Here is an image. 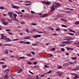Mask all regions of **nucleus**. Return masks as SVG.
Segmentation results:
<instances>
[{"instance_id": "obj_1", "label": "nucleus", "mask_w": 79, "mask_h": 79, "mask_svg": "<svg viewBox=\"0 0 79 79\" xmlns=\"http://www.w3.org/2000/svg\"><path fill=\"white\" fill-rule=\"evenodd\" d=\"M53 5L55 8H57V7H60V6H61V4L56 2L53 3Z\"/></svg>"}, {"instance_id": "obj_2", "label": "nucleus", "mask_w": 79, "mask_h": 79, "mask_svg": "<svg viewBox=\"0 0 79 79\" xmlns=\"http://www.w3.org/2000/svg\"><path fill=\"white\" fill-rule=\"evenodd\" d=\"M8 14L9 15L10 17L11 18V19H13V21H14V18H13V13L11 12H10L9 13H8Z\"/></svg>"}, {"instance_id": "obj_3", "label": "nucleus", "mask_w": 79, "mask_h": 79, "mask_svg": "<svg viewBox=\"0 0 79 79\" xmlns=\"http://www.w3.org/2000/svg\"><path fill=\"white\" fill-rule=\"evenodd\" d=\"M0 39H5V40H6V42H8V41H11L12 40H11L9 38H4V36H2V37L0 38Z\"/></svg>"}, {"instance_id": "obj_4", "label": "nucleus", "mask_w": 79, "mask_h": 79, "mask_svg": "<svg viewBox=\"0 0 79 79\" xmlns=\"http://www.w3.org/2000/svg\"><path fill=\"white\" fill-rule=\"evenodd\" d=\"M11 6L12 8H15V9H19V7L18 6H15V5H14L13 4H12Z\"/></svg>"}, {"instance_id": "obj_5", "label": "nucleus", "mask_w": 79, "mask_h": 79, "mask_svg": "<svg viewBox=\"0 0 79 79\" xmlns=\"http://www.w3.org/2000/svg\"><path fill=\"white\" fill-rule=\"evenodd\" d=\"M17 71H18V73H20L21 72H22L23 71V69L20 68H18L17 69Z\"/></svg>"}, {"instance_id": "obj_6", "label": "nucleus", "mask_w": 79, "mask_h": 79, "mask_svg": "<svg viewBox=\"0 0 79 79\" xmlns=\"http://www.w3.org/2000/svg\"><path fill=\"white\" fill-rule=\"evenodd\" d=\"M4 78L6 79H8V76L7 74H6L4 76Z\"/></svg>"}, {"instance_id": "obj_7", "label": "nucleus", "mask_w": 79, "mask_h": 79, "mask_svg": "<svg viewBox=\"0 0 79 79\" xmlns=\"http://www.w3.org/2000/svg\"><path fill=\"white\" fill-rule=\"evenodd\" d=\"M2 24H4V25H5V26H6V24H8V22H6L5 21L4 22L2 23Z\"/></svg>"}, {"instance_id": "obj_8", "label": "nucleus", "mask_w": 79, "mask_h": 79, "mask_svg": "<svg viewBox=\"0 0 79 79\" xmlns=\"http://www.w3.org/2000/svg\"><path fill=\"white\" fill-rule=\"evenodd\" d=\"M57 76H61L62 75V73L61 72V73H59L58 74H57Z\"/></svg>"}, {"instance_id": "obj_9", "label": "nucleus", "mask_w": 79, "mask_h": 79, "mask_svg": "<svg viewBox=\"0 0 79 79\" xmlns=\"http://www.w3.org/2000/svg\"><path fill=\"white\" fill-rule=\"evenodd\" d=\"M54 6H53V5H52V7H51V10H55V9L54 8Z\"/></svg>"}, {"instance_id": "obj_10", "label": "nucleus", "mask_w": 79, "mask_h": 79, "mask_svg": "<svg viewBox=\"0 0 79 79\" xmlns=\"http://www.w3.org/2000/svg\"><path fill=\"white\" fill-rule=\"evenodd\" d=\"M46 5H50V2H46Z\"/></svg>"}, {"instance_id": "obj_11", "label": "nucleus", "mask_w": 79, "mask_h": 79, "mask_svg": "<svg viewBox=\"0 0 79 79\" xmlns=\"http://www.w3.org/2000/svg\"><path fill=\"white\" fill-rule=\"evenodd\" d=\"M31 44V43L29 42H25V44H27V45H28V44Z\"/></svg>"}, {"instance_id": "obj_12", "label": "nucleus", "mask_w": 79, "mask_h": 79, "mask_svg": "<svg viewBox=\"0 0 79 79\" xmlns=\"http://www.w3.org/2000/svg\"><path fill=\"white\" fill-rule=\"evenodd\" d=\"M59 46H60V47H64V46H66V44H60V45Z\"/></svg>"}, {"instance_id": "obj_13", "label": "nucleus", "mask_w": 79, "mask_h": 79, "mask_svg": "<svg viewBox=\"0 0 79 79\" xmlns=\"http://www.w3.org/2000/svg\"><path fill=\"white\" fill-rule=\"evenodd\" d=\"M6 66H7L6 65H2V68H6Z\"/></svg>"}, {"instance_id": "obj_14", "label": "nucleus", "mask_w": 79, "mask_h": 79, "mask_svg": "<svg viewBox=\"0 0 79 79\" xmlns=\"http://www.w3.org/2000/svg\"><path fill=\"white\" fill-rule=\"evenodd\" d=\"M5 53H6V54H8V51L7 49H6L5 50Z\"/></svg>"}, {"instance_id": "obj_15", "label": "nucleus", "mask_w": 79, "mask_h": 79, "mask_svg": "<svg viewBox=\"0 0 79 79\" xmlns=\"http://www.w3.org/2000/svg\"><path fill=\"white\" fill-rule=\"evenodd\" d=\"M4 46H11V44H5L4 45Z\"/></svg>"}, {"instance_id": "obj_16", "label": "nucleus", "mask_w": 79, "mask_h": 79, "mask_svg": "<svg viewBox=\"0 0 79 79\" xmlns=\"http://www.w3.org/2000/svg\"><path fill=\"white\" fill-rule=\"evenodd\" d=\"M60 17V16L59 15H57V16H56V19H58V18H59Z\"/></svg>"}, {"instance_id": "obj_17", "label": "nucleus", "mask_w": 79, "mask_h": 79, "mask_svg": "<svg viewBox=\"0 0 79 79\" xmlns=\"http://www.w3.org/2000/svg\"><path fill=\"white\" fill-rule=\"evenodd\" d=\"M61 26L64 27H67V26L64 25H62Z\"/></svg>"}, {"instance_id": "obj_18", "label": "nucleus", "mask_w": 79, "mask_h": 79, "mask_svg": "<svg viewBox=\"0 0 79 79\" xmlns=\"http://www.w3.org/2000/svg\"><path fill=\"white\" fill-rule=\"evenodd\" d=\"M50 50H51L52 51H55V48H53L52 49H50Z\"/></svg>"}, {"instance_id": "obj_19", "label": "nucleus", "mask_w": 79, "mask_h": 79, "mask_svg": "<svg viewBox=\"0 0 79 79\" xmlns=\"http://www.w3.org/2000/svg\"><path fill=\"white\" fill-rule=\"evenodd\" d=\"M68 34H69V35H74V33H69Z\"/></svg>"}, {"instance_id": "obj_20", "label": "nucleus", "mask_w": 79, "mask_h": 79, "mask_svg": "<svg viewBox=\"0 0 79 79\" xmlns=\"http://www.w3.org/2000/svg\"><path fill=\"white\" fill-rule=\"evenodd\" d=\"M61 50L62 52H64L65 51V49L63 48H61Z\"/></svg>"}, {"instance_id": "obj_21", "label": "nucleus", "mask_w": 79, "mask_h": 79, "mask_svg": "<svg viewBox=\"0 0 79 79\" xmlns=\"http://www.w3.org/2000/svg\"><path fill=\"white\" fill-rule=\"evenodd\" d=\"M36 35L37 36V38L38 37H41V35Z\"/></svg>"}, {"instance_id": "obj_22", "label": "nucleus", "mask_w": 79, "mask_h": 79, "mask_svg": "<svg viewBox=\"0 0 79 79\" xmlns=\"http://www.w3.org/2000/svg\"><path fill=\"white\" fill-rule=\"evenodd\" d=\"M75 24L77 25L79 24V21L76 22Z\"/></svg>"}, {"instance_id": "obj_23", "label": "nucleus", "mask_w": 79, "mask_h": 79, "mask_svg": "<svg viewBox=\"0 0 79 79\" xmlns=\"http://www.w3.org/2000/svg\"><path fill=\"white\" fill-rule=\"evenodd\" d=\"M27 64H28L30 65L32 64V62H28Z\"/></svg>"}, {"instance_id": "obj_24", "label": "nucleus", "mask_w": 79, "mask_h": 79, "mask_svg": "<svg viewBox=\"0 0 79 79\" xmlns=\"http://www.w3.org/2000/svg\"><path fill=\"white\" fill-rule=\"evenodd\" d=\"M76 71H77L78 70H79V66L77 67L76 68Z\"/></svg>"}, {"instance_id": "obj_25", "label": "nucleus", "mask_w": 79, "mask_h": 79, "mask_svg": "<svg viewBox=\"0 0 79 79\" xmlns=\"http://www.w3.org/2000/svg\"><path fill=\"white\" fill-rule=\"evenodd\" d=\"M9 71H10L9 69H6L5 70V72L6 73H8L9 72Z\"/></svg>"}, {"instance_id": "obj_26", "label": "nucleus", "mask_w": 79, "mask_h": 79, "mask_svg": "<svg viewBox=\"0 0 79 79\" xmlns=\"http://www.w3.org/2000/svg\"><path fill=\"white\" fill-rule=\"evenodd\" d=\"M13 16H14V17H17V15L15 14H14L13 15Z\"/></svg>"}, {"instance_id": "obj_27", "label": "nucleus", "mask_w": 79, "mask_h": 79, "mask_svg": "<svg viewBox=\"0 0 79 79\" xmlns=\"http://www.w3.org/2000/svg\"><path fill=\"white\" fill-rule=\"evenodd\" d=\"M4 21H5V20H4V19H2L1 20V22H4Z\"/></svg>"}, {"instance_id": "obj_28", "label": "nucleus", "mask_w": 79, "mask_h": 79, "mask_svg": "<svg viewBox=\"0 0 79 79\" xmlns=\"http://www.w3.org/2000/svg\"><path fill=\"white\" fill-rule=\"evenodd\" d=\"M44 16H45V15H41L40 16V17H41V18H43L44 17H45Z\"/></svg>"}, {"instance_id": "obj_29", "label": "nucleus", "mask_w": 79, "mask_h": 79, "mask_svg": "<svg viewBox=\"0 0 79 79\" xmlns=\"http://www.w3.org/2000/svg\"><path fill=\"white\" fill-rule=\"evenodd\" d=\"M0 9H1V10H2V9H5V8L3 7H0Z\"/></svg>"}, {"instance_id": "obj_30", "label": "nucleus", "mask_w": 79, "mask_h": 79, "mask_svg": "<svg viewBox=\"0 0 79 79\" xmlns=\"http://www.w3.org/2000/svg\"><path fill=\"white\" fill-rule=\"evenodd\" d=\"M65 66H69V64L68 63H65Z\"/></svg>"}, {"instance_id": "obj_31", "label": "nucleus", "mask_w": 79, "mask_h": 79, "mask_svg": "<svg viewBox=\"0 0 79 79\" xmlns=\"http://www.w3.org/2000/svg\"><path fill=\"white\" fill-rule=\"evenodd\" d=\"M8 33L9 34H11V35H13V34L12 33V32H8Z\"/></svg>"}, {"instance_id": "obj_32", "label": "nucleus", "mask_w": 79, "mask_h": 79, "mask_svg": "<svg viewBox=\"0 0 79 79\" xmlns=\"http://www.w3.org/2000/svg\"><path fill=\"white\" fill-rule=\"evenodd\" d=\"M31 38V36H28L27 37V39H29Z\"/></svg>"}, {"instance_id": "obj_33", "label": "nucleus", "mask_w": 79, "mask_h": 79, "mask_svg": "<svg viewBox=\"0 0 79 79\" xmlns=\"http://www.w3.org/2000/svg\"><path fill=\"white\" fill-rule=\"evenodd\" d=\"M16 12L18 14H20L21 15L23 14V13H22L21 12H18L17 11H16Z\"/></svg>"}, {"instance_id": "obj_34", "label": "nucleus", "mask_w": 79, "mask_h": 79, "mask_svg": "<svg viewBox=\"0 0 79 79\" xmlns=\"http://www.w3.org/2000/svg\"><path fill=\"white\" fill-rule=\"evenodd\" d=\"M65 13H71V12L69 11H66L65 12Z\"/></svg>"}, {"instance_id": "obj_35", "label": "nucleus", "mask_w": 79, "mask_h": 79, "mask_svg": "<svg viewBox=\"0 0 79 79\" xmlns=\"http://www.w3.org/2000/svg\"><path fill=\"white\" fill-rule=\"evenodd\" d=\"M66 44H69V45H71V43H70L69 41H68V42H66Z\"/></svg>"}, {"instance_id": "obj_36", "label": "nucleus", "mask_w": 79, "mask_h": 79, "mask_svg": "<svg viewBox=\"0 0 79 79\" xmlns=\"http://www.w3.org/2000/svg\"><path fill=\"white\" fill-rule=\"evenodd\" d=\"M58 69H60V68H62V66H59L57 67Z\"/></svg>"}, {"instance_id": "obj_37", "label": "nucleus", "mask_w": 79, "mask_h": 79, "mask_svg": "<svg viewBox=\"0 0 79 79\" xmlns=\"http://www.w3.org/2000/svg\"><path fill=\"white\" fill-rule=\"evenodd\" d=\"M8 22H9V23H11V21H12V20H11V19L8 20Z\"/></svg>"}, {"instance_id": "obj_38", "label": "nucleus", "mask_w": 79, "mask_h": 79, "mask_svg": "<svg viewBox=\"0 0 79 79\" xmlns=\"http://www.w3.org/2000/svg\"><path fill=\"white\" fill-rule=\"evenodd\" d=\"M38 66L35 65L34 66V67L33 68H38Z\"/></svg>"}, {"instance_id": "obj_39", "label": "nucleus", "mask_w": 79, "mask_h": 79, "mask_svg": "<svg viewBox=\"0 0 79 79\" xmlns=\"http://www.w3.org/2000/svg\"><path fill=\"white\" fill-rule=\"evenodd\" d=\"M70 74H71V75H74L75 76H76V75H77V74L74 73H70Z\"/></svg>"}, {"instance_id": "obj_40", "label": "nucleus", "mask_w": 79, "mask_h": 79, "mask_svg": "<svg viewBox=\"0 0 79 79\" xmlns=\"http://www.w3.org/2000/svg\"><path fill=\"white\" fill-rule=\"evenodd\" d=\"M31 5V4H25V5H26V6H28V5Z\"/></svg>"}, {"instance_id": "obj_41", "label": "nucleus", "mask_w": 79, "mask_h": 79, "mask_svg": "<svg viewBox=\"0 0 79 79\" xmlns=\"http://www.w3.org/2000/svg\"><path fill=\"white\" fill-rule=\"evenodd\" d=\"M44 66H45V68H49V67L46 64H45Z\"/></svg>"}, {"instance_id": "obj_42", "label": "nucleus", "mask_w": 79, "mask_h": 79, "mask_svg": "<svg viewBox=\"0 0 79 79\" xmlns=\"http://www.w3.org/2000/svg\"><path fill=\"white\" fill-rule=\"evenodd\" d=\"M56 31H60V28L56 29Z\"/></svg>"}, {"instance_id": "obj_43", "label": "nucleus", "mask_w": 79, "mask_h": 79, "mask_svg": "<svg viewBox=\"0 0 79 79\" xmlns=\"http://www.w3.org/2000/svg\"><path fill=\"white\" fill-rule=\"evenodd\" d=\"M32 37H33L34 38H36V39L37 38V36L36 35V36L33 35Z\"/></svg>"}, {"instance_id": "obj_44", "label": "nucleus", "mask_w": 79, "mask_h": 79, "mask_svg": "<svg viewBox=\"0 0 79 79\" xmlns=\"http://www.w3.org/2000/svg\"><path fill=\"white\" fill-rule=\"evenodd\" d=\"M33 63L34 64H37V62H33Z\"/></svg>"}, {"instance_id": "obj_45", "label": "nucleus", "mask_w": 79, "mask_h": 79, "mask_svg": "<svg viewBox=\"0 0 79 79\" xmlns=\"http://www.w3.org/2000/svg\"><path fill=\"white\" fill-rule=\"evenodd\" d=\"M71 59L72 60H76V57H75L72 58Z\"/></svg>"}, {"instance_id": "obj_46", "label": "nucleus", "mask_w": 79, "mask_h": 79, "mask_svg": "<svg viewBox=\"0 0 79 79\" xmlns=\"http://www.w3.org/2000/svg\"><path fill=\"white\" fill-rule=\"evenodd\" d=\"M20 42V43H24V44H25V41H21Z\"/></svg>"}, {"instance_id": "obj_47", "label": "nucleus", "mask_w": 79, "mask_h": 79, "mask_svg": "<svg viewBox=\"0 0 79 79\" xmlns=\"http://www.w3.org/2000/svg\"><path fill=\"white\" fill-rule=\"evenodd\" d=\"M68 63H70V64H74V62H68Z\"/></svg>"}, {"instance_id": "obj_48", "label": "nucleus", "mask_w": 79, "mask_h": 79, "mask_svg": "<svg viewBox=\"0 0 79 79\" xmlns=\"http://www.w3.org/2000/svg\"><path fill=\"white\" fill-rule=\"evenodd\" d=\"M19 58H22V59H24V58H25V57H20Z\"/></svg>"}, {"instance_id": "obj_49", "label": "nucleus", "mask_w": 79, "mask_h": 79, "mask_svg": "<svg viewBox=\"0 0 79 79\" xmlns=\"http://www.w3.org/2000/svg\"><path fill=\"white\" fill-rule=\"evenodd\" d=\"M66 40H71V38H67L66 39Z\"/></svg>"}, {"instance_id": "obj_50", "label": "nucleus", "mask_w": 79, "mask_h": 79, "mask_svg": "<svg viewBox=\"0 0 79 79\" xmlns=\"http://www.w3.org/2000/svg\"><path fill=\"white\" fill-rule=\"evenodd\" d=\"M31 60H35V58H31L30 59Z\"/></svg>"}, {"instance_id": "obj_51", "label": "nucleus", "mask_w": 79, "mask_h": 79, "mask_svg": "<svg viewBox=\"0 0 79 79\" xmlns=\"http://www.w3.org/2000/svg\"><path fill=\"white\" fill-rule=\"evenodd\" d=\"M6 31H9V32H10V29H6Z\"/></svg>"}, {"instance_id": "obj_52", "label": "nucleus", "mask_w": 79, "mask_h": 79, "mask_svg": "<svg viewBox=\"0 0 79 79\" xmlns=\"http://www.w3.org/2000/svg\"><path fill=\"white\" fill-rule=\"evenodd\" d=\"M4 64V62H1V64Z\"/></svg>"}, {"instance_id": "obj_53", "label": "nucleus", "mask_w": 79, "mask_h": 79, "mask_svg": "<svg viewBox=\"0 0 79 79\" xmlns=\"http://www.w3.org/2000/svg\"><path fill=\"white\" fill-rule=\"evenodd\" d=\"M21 12H22V13H24V12H25V11L24 10H22L21 11Z\"/></svg>"}, {"instance_id": "obj_54", "label": "nucleus", "mask_w": 79, "mask_h": 79, "mask_svg": "<svg viewBox=\"0 0 79 79\" xmlns=\"http://www.w3.org/2000/svg\"><path fill=\"white\" fill-rule=\"evenodd\" d=\"M49 55L50 56V58H51V57H52V56H53V55H52V54H49Z\"/></svg>"}, {"instance_id": "obj_55", "label": "nucleus", "mask_w": 79, "mask_h": 79, "mask_svg": "<svg viewBox=\"0 0 79 79\" xmlns=\"http://www.w3.org/2000/svg\"><path fill=\"white\" fill-rule=\"evenodd\" d=\"M45 76V74H43V75H42L41 76V77H44V76Z\"/></svg>"}, {"instance_id": "obj_56", "label": "nucleus", "mask_w": 79, "mask_h": 79, "mask_svg": "<svg viewBox=\"0 0 79 79\" xmlns=\"http://www.w3.org/2000/svg\"><path fill=\"white\" fill-rule=\"evenodd\" d=\"M32 25H34V26H35V25H37V24L34 23H32Z\"/></svg>"}, {"instance_id": "obj_57", "label": "nucleus", "mask_w": 79, "mask_h": 79, "mask_svg": "<svg viewBox=\"0 0 79 79\" xmlns=\"http://www.w3.org/2000/svg\"><path fill=\"white\" fill-rule=\"evenodd\" d=\"M52 71L50 70L49 71H48V73H51L52 72Z\"/></svg>"}, {"instance_id": "obj_58", "label": "nucleus", "mask_w": 79, "mask_h": 79, "mask_svg": "<svg viewBox=\"0 0 79 79\" xmlns=\"http://www.w3.org/2000/svg\"><path fill=\"white\" fill-rule=\"evenodd\" d=\"M26 31L27 32V33H29V31L28 30H26Z\"/></svg>"}, {"instance_id": "obj_59", "label": "nucleus", "mask_w": 79, "mask_h": 79, "mask_svg": "<svg viewBox=\"0 0 79 79\" xmlns=\"http://www.w3.org/2000/svg\"><path fill=\"white\" fill-rule=\"evenodd\" d=\"M36 79H41L39 78V77H38V76H36Z\"/></svg>"}, {"instance_id": "obj_60", "label": "nucleus", "mask_w": 79, "mask_h": 79, "mask_svg": "<svg viewBox=\"0 0 79 79\" xmlns=\"http://www.w3.org/2000/svg\"><path fill=\"white\" fill-rule=\"evenodd\" d=\"M31 53H32V54H33V55H35V52H31Z\"/></svg>"}, {"instance_id": "obj_61", "label": "nucleus", "mask_w": 79, "mask_h": 79, "mask_svg": "<svg viewBox=\"0 0 79 79\" xmlns=\"http://www.w3.org/2000/svg\"><path fill=\"white\" fill-rule=\"evenodd\" d=\"M66 55H67V56H69V53H66Z\"/></svg>"}, {"instance_id": "obj_62", "label": "nucleus", "mask_w": 79, "mask_h": 79, "mask_svg": "<svg viewBox=\"0 0 79 79\" xmlns=\"http://www.w3.org/2000/svg\"><path fill=\"white\" fill-rule=\"evenodd\" d=\"M43 3H45V4H46V1H43L42 2Z\"/></svg>"}, {"instance_id": "obj_63", "label": "nucleus", "mask_w": 79, "mask_h": 79, "mask_svg": "<svg viewBox=\"0 0 79 79\" xmlns=\"http://www.w3.org/2000/svg\"><path fill=\"white\" fill-rule=\"evenodd\" d=\"M31 13H32L33 14H34V13H35L34 12V11H31Z\"/></svg>"}, {"instance_id": "obj_64", "label": "nucleus", "mask_w": 79, "mask_h": 79, "mask_svg": "<svg viewBox=\"0 0 79 79\" xmlns=\"http://www.w3.org/2000/svg\"><path fill=\"white\" fill-rule=\"evenodd\" d=\"M76 78H79V76H76Z\"/></svg>"}]
</instances>
